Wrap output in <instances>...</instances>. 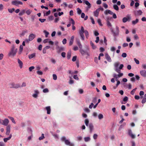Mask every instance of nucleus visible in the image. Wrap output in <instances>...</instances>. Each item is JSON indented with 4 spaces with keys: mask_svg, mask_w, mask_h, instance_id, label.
Wrapping results in <instances>:
<instances>
[{
    "mask_svg": "<svg viewBox=\"0 0 146 146\" xmlns=\"http://www.w3.org/2000/svg\"><path fill=\"white\" fill-rule=\"evenodd\" d=\"M17 51V49L15 48L14 45H12L11 49L8 54V55L10 57H14L16 55Z\"/></svg>",
    "mask_w": 146,
    "mask_h": 146,
    "instance_id": "obj_1",
    "label": "nucleus"
},
{
    "mask_svg": "<svg viewBox=\"0 0 146 146\" xmlns=\"http://www.w3.org/2000/svg\"><path fill=\"white\" fill-rule=\"evenodd\" d=\"M61 140L62 141L64 142L65 144L66 145L69 146H74V144L71 143L69 140L66 139L65 136L62 137L61 138Z\"/></svg>",
    "mask_w": 146,
    "mask_h": 146,
    "instance_id": "obj_2",
    "label": "nucleus"
},
{
    "mask_svg": "<svg viewBox=\"0 0 146 146\" xmlns=\"http://www.w3.org/2000/svg\"><path fill=\"white\" fill-rule=\"evenodd\" d=\"M119 64V63L118 62H115L114 64L115 70L117 72H120V70L122 69L123 67V64H121L118 68Z\"/></svg>",
    "mask_w": 146,
    "mask_h": 146,
    "instance_id": "obj_3",
    "label": "nucleus"
},
{
    "mask_svg": "<svg viewBox=\"0 0 146 146\" xmlns=\"http://www.w3.org/2000/svg\"><path fill=\"white\" fill-rule=\"evenodd\" d=\"M85 31H84V28L82 26L81 27V29L80 30L79 33L80 36L82 38V39L84 40V36L83 33H85Z\"/></svg>",
    "mask_w": 146,
    "mask_h": 146,
    "instance_id": "obj_4",
    "label": "nucleus"
},
{
    "mask_svg": "<svg viewBox=\"0 0 146 146\" xmlns=\"http://www.w3.org/2000/svg\"><path fill=\"white\" fill-rule=\"evenodd\" d=\"M9 86L10 88L17 89L20 87L19 84H15L13 82L9 84Z\"/></svg>",
    "mask_w": 146,
    "mask_h": 146,
    "instance_id": "obj_5",
    "label": "nucleus"
},
{
    "mask_svg": "<svg viewBox=\"0 0 146 146\" xmlns=\"http://www.w3.org/2000/svg\"><path fill=\"white\" fill-rule=\"evenodd\" d=\"M39 94V91L38 90H34V93L32 95V96L34 98H37Z\"/></svg>",
    "mask_w": 146,
    "mask_h": 146,
    "instance_id": "obj_6",
    "label": "nucleus"
},
{
    "mask_svg": "<svg viewBox=\"0 0 146 146\" xmlns=\"http://www.w3.org/2000/svg\"><path fill=\"white\" fill-rule=\"evenodd\" d=\"M12 5L16 6H18L19 5H22L23 3L22 2L19 1L17 0H15L12 1L11 2Z\"/></svg>",
    "mask_w": 146,
    "mask_h": 146,
    "instance_id": "obj_7",
    "label": "nucleus"
},
{
    "mask_svg": "<svg viewBox=\"0 0 146 146\" xmlns=\"http://www.w3.org/2000/svg\"><path fill=\"white\" fill-rule=\"evenodd\" d=\"M131 19V17L130 15H127L126 17H124L122 19L123 22L125 23L127 21H129Z\"/></svg>",
    "mask_w": 146,
    "mask_h": 146,
    "instance_id": "obj_8",
    "label": "nucleus"
},
{
    "mask_svg": "<svg viewBox=\"0 0 146 146\" xmlns=\"http://www.w3.org/2000/svg\"><path fill=\"white\" fill-rule=\"evenodd\" d=\"M2 125L5 126H7L9 122V121L8 119H5L4 120H2Z\"/></svg>",
    "mask_w": 146,
    "mask_h": 146,
    "instance_id": "obj_9",
    "label": "nucleus"
},
{
    "mask_svg": "<svg viewBox=\"0 0 146 146\" xmlns=\"http://www.w3.org/2000/svg\"><path fill=\"white\" fill-rule=\"evenodd\" d=\"M86 5L88 6L86 7V10L88 11L91 7V4L90 3L87 1H86L83 2Z\"/></svg>",
    "mask_w": 146,
    "mask_h": 146,
    "instance_id": "obj_10",
    "label": "nucleus"
},
{
    "mask_svg": "<svg viewBox=\"0 0 146 146\" xmlns=\"http://www.w3.org/2000/svg\"><path fill=\"white\" fill-rule=\"evenodd\" d=\"M11 126L10 125H8L6 128V135H9L10 132Z\"/></svg>",
    "mask_w": 146,
    "mask_h": 146,
    "instance_id": "obj_11",
    "label": "nucleus"
},
{
    "mask_svg": "<svg viewBox=\"0 0 146 146\" xmlns=\"http://www.w3.org/2000/svg\"><path fill=\"white\" fill-rule=\"evenodd\" d=\"M142 12L141 10L137 11H135L134 14L135 16L141 15L142 14Z\"/></svg>",
    "mask_w": 146,
    "mask_h": 146,
    "instance_id": "obj_12",
    "label": "nucleus"
},
{
    "mask_svg": "<svg viewBox=\"0 0 146 146\" xmlns=\"http://www.w3.org/2000/svg\"><path fill=\"white\" fill-rule=\"evenodd\" d=\"M35 35L33 34H30L29 36V39L30 41H32L35 37Z\"/></svg>",
    "mask_w": 146,
    "mask_h": 146,
    "instance_id": "obj_13",
    "label": "nucleus"
},
{
    "mask_svg": "<svg viewBox=\"0 0 146 146\" xmlns=\"http://www.w3.org/2000/svg\"><path fill=\"white\" fill-rule=\"evenodd\" d=\"M129 135L133 139L135 138V135L133 134L131 130H129L128 131Z\"/></svg>",
    "mask_w": 146,
    "mask_h": 146,
    "instance_id": "obj_14",
    "label": "nucleus"
},
{
    "mask_svg": "<svg viewBox=\"0 0 146 146\" xmlns=\"http://www.w3.org/2000/svg\"><path fill=\"white\" fill-rule=\"evenodd\" d=\"M45 109L47 111V113L48 114H50L51 113V109L50 106H48L46 107Z\"/></svg>",
    "mask_w": 146,
    "mask_h": 146,
    "instance_id": "obj_15",
    "label": "nucleus"
},
{
    "mask_svg": "<svg viewBox=\"0 0 146 146\" xmlns=\"http://www.w3.org/2000/svg\"><path fill=\"white\" fill-rule=\"evenodd\" d=\"M18 62L19 64V67L20 68H22L23 67V63L22 61L19 58L17 59Z\"/></svg>",
    "mask_w": 146,
    "mask_h": 146,
    "instance_id": "obj_16",
    "label": "nucleus"
},
{
    "mask_svg": "<svg viewBox=\"0 0 146 146\" xmlns=\"http://www.w3.org/2000/svg\"><path fill=\"white\" fill-rule=\"evenodd\" d=\"M141 74L144 77H146V71L145 70H142L140 72Z\"/></svg>",
    "mask_w": 146,
    "mask_h": 146,
    "instance_id": "obj_17",
    "label": "nucleus"
},
{
    "mask_svg": "<svg viewBox=\"0 0 146 146\" xmlns=\"http://www.w3.org/2000/svg\"><path fill=\"white\" fill-rule=\"evenodd\" d=\"M105 56L107 60L109 62H111V59L108 54L107 53L106 54Z\"/></svg>",
    "mask_w": 146,
    "mask_h": 146,
    "instance_id": "obj_18",
    "label": "nucleus"
},
{
    "mask_svg": "<svg viewBox=\"0 0 146 146\" xmlns=\"http://www.w3.org/2000/svg\"><path fill=\"white\" fill-rule=\"evenodd\" d=\"M119 73L117 75L115 74L114 75V78H117L118 77H120L123 76V74L121 73H120V72H118Z\"/></svg>",
    "mask_w": 146,
    "mask_h": 146,
    "instance_id": "obj_19",
    "label": "nucleus"
},
{
    "mask_svg": "<svg viewBox=\"0 0 146 146\" xmlns=\"http://www.w3.org/2000/svg\"><path fill=\"white\" fill-rule=\"evenodd\" d=\"M36 53H34L32 54H30L29 55V58L30 59H31L35 57V56Z\"/></svg>",
    "mask_w": 146,
    "mask_h": 146,
    "instance_id": "obj_20",
    "label": "nucleus"
},
{
    "mask_svg": "<svg viewBox=\"0 0 146 146\" xmlns=\"http://www.w3.org/2000/svg\"><path fill=\"white\" fill-rule=\"evenodd\" d=\"M12 135L11 134H10L9 136L7 138H5L3 139L4 141L5 142H6L7 141L10 140L11 138Z\"/></svg>",
    "mask_w": 146,
    "mask_h": 146,
    "instance_id": "obj_21",
    "label": "nucleus"
},
{
    "mask_svg": "<svg viewBox=\"0 0 146 146\" xmlns=\"http://www.w3.org/2000/svg\"><path fill=\"white\" fill-rule=\"evenodd\" d=\"M105 13L106 15H107L108 14L112 15L113 14V12L110 10H106L105 11Z\"/></svg>",
    "mask_w": 146,
    "mask_h": 146,
    "instance_id": "obj_22",
    "label": "nucleus"
},
{
    "mask_svg": "<svg viewBox=\"0 0 146 146\" xmlns=\"http://www.w3.org/2000/svg\"><path fill=\"white\" fill-rule=\"evenodd\" d=\"M71 51H69L68 53L67 56V58L68 59H69L71 56Z\"/></svg>",
    "mask_w": 146,
    "mask_h": 146,
    "instance_id": "obj_23",
    "label": "nucleus"
},
{
    "mask_svg": "<svg viewBox=\"0 0 146 146\" xmlns=\"http://www.w3.org/2000/svg\"><path fill=\"white\" fill-rule=\"evenodd\" d=\"M27 33V31H24L22 32L21 33L20 35V37H22L23 36H24L25 33Z\"/></svg>",
    "mask_w": 146,
    "mask_h": 146,
    "instance_id": "obj_24",
    "label": "nucleus"
},
{
    "mask_svg": "<svg viewBox=\"0 0 146 146\" xmlns=\"http://www.w3.org/2000/svg\"><path fill=\"white\" fill-rule=\"evenodd\" d=\"M77 44L78 45L79 48L80 49H82V45L80 42L79 40H78L77 41Z\"/></svg>",
    "mask_w": 146,
    "mask_h": 146,
    "instance_id": "obj_25",
    "label": "nucleus"
},
{
    "mask_svg": "<svg viewBox=\"0 0 146 146\" xmlns=\"http://www.w3.org/2000/svg\"><path fill=\"white\" fill-rule=\"evenodd\" d=\"M52 135L54 136L55 139H59L58 135L56 134H54L52 132H51Z\"/></svg>",
    "mask_w": 146,
    "mask_h": 146,
    "instance_id": "obj_26",
    "label": "nucleus"
},
{
    "mask_svg": "<svg viewBox=\"0 0 146 146\" xmlns=\"http://www.w3.org/2000/svg\"><path fill=\"white\" fill-rule=\"evenodd\" d=\"M25 9H23L19 12V15L22 16L25 13Z\"/></svg>",
    "mask_w": 146,
    "mask_h": 146,
    "instance_id": "obj_27",
    "label": "nucleus"
},
{
    "mask_svg": "<svg viewBox=\"0 0 146 146\" xmlns=\"http://www.w3.org/2000/svg\"><path fill=\"white\" fill-rule=\"evenodd\" d=\"M23 45H20V47H19V54H20L21 53L23 50Z\"/></svg>",
    "mask_w": 146,
    "mask_h": 146,
    "instance_id": "obj_28",
    "label": "nucleus"
},
{
    "mask_svg": "<svg viewBox=\"0 0 146 146\" xmlns=\"http://www.w3.org/2000/svg\"><path fill=\"white\" fill-rule=\"evenodd\" d=\"M99 11L97 9L94 12V15L95 16L97 17L98 15Z\"/></svg>",
    "mask_w": 146,
    "mask_h": 146,
    "instance_id": "obj_29",
    "label": "nucleus"
},
{
    "mask_svg": "<svg viewBox=\"0 0 146 146\" xmlns=\"http://www.w3.org/2000/svg\"><path fill=\"white\" fill-rule=\"evenodd\" d=\"M8 117L11 120V121H12V122L13 123H14V124L16 123V122H15V121L13 117H10V116H8Z\"/></svg>",
    "mask_w": 146,
    "mask_h": 146,
    "instance_id": "obj_30",
    "label": "nucleus"
},
{
    "mask_svg": "<svg viewBox=\"0 0 146 146\" xmlns=\"http://www.w3.org/2000/svg\"><path fill=\"white\" fill-rule=\"evenodd\" d=\"M139 21V19H136L135 20L133 21L132 22V24L133 25H135L136 23H137Z\"/></svg>",
    "mask_w": 146,
    "mask_h": 146,
    "instance_id": "obj_31",
    "label": "nucleus"
},
{
    "mask_svg": "<svg viewBox=\"0 0 146 146\" xmlns=\"http://www.w3.org/2000/svg\"><path fill=\"white\" fill-rule=\"evenodd\" d=\"M43 32L45 34V37H46V38H47L48 37V35H49V33L47 31H46V30H44V31H43Z\"/></svg>",
    "mask_w": 146,
    "mask_h": 146,
    "instance_id": "obj_32",
    "label": "nucleus"
},
{
    "mask_svg": "<svg viewBox=\"0 0 146 146\" xmlns=\"http://www.w3.org/2000/svg\"><path fill=\"white\" fill-rule=\"evenodd\" d=\"M84 140L85 142H88L90 140V138L89 137H85Z\"/></svg>",
    "mask_w": 146,
    "mask_h": 146,
    "instance_id": "obj_33",
    "label": "nucleus"
},
{
    "mask_svg": "<svg viewBox=\"0 0 146 146\" xmlns=\"http://www.w3.org/2000/svg\"><path fill=\"white\" fill-rule=\"evenodd\" d=\"M58 49L59 52H60L62 51H63L64 50V48L63 47H58L57 48Z\"/></svg>",
    "mask_w": 146,
    "mask_h": 146,
    "instance_id": "obj_34",
    "label": "nucleus"
},
{
    "mask_svg": "<svg viewBox=\"0 0 146 146\" xmlns=\"http://www.w3.org/2000/svg\"><path fill=\"white\" fill-rule=\"evenodd\" d=\"M77 12L78 14L80 15L82 12V10L79 8L77 9Z\"/></svg>",
    "mask_w": 146,
    "mask_h": 146,
    "instance_id": "obj_35",
    "label": "nucleus"
},
{
    "mask_svg": "<svg viewBox=\"0 0 146 146\" xmlns=\"http://www.w3.org/2000/svg\"><path fill=\"white\" fill-rule=\"evenodd\" d=\"M8 11L10 13H12L13 11H15V9L14 8L11 9H8Z\"/></svg>",
    "mask_w": 146,
    "mask_h": 146,
    "instance_id": "obj_36",
    "label": "nucleus"
},
{
    "mask_svg": "<svg viewBox=\"0 0 146 146\" xmlns=\"http://www.w3.org/2000/svg\"><path fill=\"white\" fill-rule=\"evenodd\" d=\"M85 122L86 125L87 126H88V123H89L88 119H86L85 120Z\"/></svg>",
    "mask_w": 146,
    "mask_h": 146,
    "instance_id": "obj_37",
    "label": "nucleus"
},
{
    "mask_svg": "<svg viewBox=\"0 0 146 146\" xmlns=\"http://www.w3.org/2000/svg\"><path fill=\"white\" fill-rule=\"evenodd\" d=\"M44 138V134L43 133H42V134L41 136L39 137V139L40 140H41L43 139Z\"/></svg>",
    "mask_w": 146,
    "mask_h": 146,
    "instance_id": "obj_38",
    "label": "nucleus"
},
{
    "mask_svg": "<svg viewBox=\"0 0 146 146\" xmlns=\"http://www.w3.org/2000/svg\"><path fill=\"white\" fill-rule=\"evenodd\" d=\"M80 52L82 55H84L86 54V52L82 49H80Z\"/></svg>",
    "mask_w": 146,
    "mask_h": 146,
    "instance_id": "obj_39",
    "label": "nucleus"
},
{
    "mask_svg": "<svg viewBox=\"0 0 146 146\" xmlns=\"http://www.w3.org/2000/svg\"><path fill=\"white\" fill-rule=\"evenodd\" d=\"M113 7L115 10L117 11H118L119 10L118 6L116 5H115L113 6Z\"/></svg>",
    "mask_w": 146,
    "mask_h": 146,
    "instance_id": "obj_40",
    "label": "nucleus"
},
{
    "mask_svg": "<svg viewBox=\"0 0 146 146\" xmlns=\"http://www.w3.org/2000/svg\"><path fill=\"white\" fill-rule=\"evenodd\" d=\"M53 79L54 80H56L57 79V76L56 74H54L52 75Z\"/></svg>",
    "mask_w": 146,
    "mask_h": 146,
    "instance_id": "obj_41",
    "label": "nucleus"
},
{
    "mask_svg": "<svg viewBox=\"0 0 146 146\" xmlns=\"http://www.w3.org/2000/svg\"><path fill=\"white\" fill-rule=\"evenodd\" d=\"M137 89V88H135V89H133L131 92L130 93L132 95H133L134 94L136 90Z\"/></svg>",
    "mask_w": 146,
    "mask_h": 146,
    "instance_id": "obj_42",
    "label": "nucleus"
},
{
    "mask_svg": "<svg viewBox=\"0 0 146 146\" xmlns=\"http://www.w3.org/2000/svg\"><path fill=\"white\" fill-rule=\"evenodd\" d=\"M97 21H98V24H99V25L100 26H102V25L101 23V20L100 19H98Z\"/></svg>",
    "mask_w": 146,
    "mask_h": 146,
    "instance_id": "obj_43",
    "label": "nucleus"
},
{
    "mask_svg": "<svg viewBox=\"0 0 146 146\" xmlns=\"http://www.w3.org/2000/svg\"><path fill=\"white\" fill-rule=\"evenodd\" d=\"M43 92L44 93H48L49 92V90L48 88H46L43 90Z\"/></svg>",
    "mask_w": 146,
    "mask_h": 146,
    "instance_id": "obj_44",
    "label": "nucleus"
},
{
    "mask_svg": "<svg viewBox=\"0 0 146 146\" xmlns=\"http://www.w3.org/2000/svg\"><path fill=\"white\" fill-rule=\"evenodd\" d=\"M32 12V11L29 9L27 10L26 11V13L28 15H29Z\"/></svg>",
    "mask_w": 146,
    "mask_h": 146,
    "instance_id": "obj_45",
    "label": "nucleus"
},
{
    "mask_svg": "<svg viewBox=\"0 0 146 146\" xmlns=\"http://www.w3.org/2000/svg\"><path fill=\"white\" fill-rule=\"evenodd\" d=\"M84 111L87 113H89L90 112V110L88 108H84Z\"/></svg>",
    "mask_w": 146,
    "mask_h": 146,
    "instance_id": "obj_46",
    "label": "nucleus"
},
{
    "mask_svg": "<svg viewBox=\"0 0 146 146\" xmlns=\"http://www.w3.org/2000/svg\"><path fill=\"white\" fill-rule=\"evenodd\" d=\"M36 72L37 74L39 75H42L43 74L42 72L41 71L38 70Z\"/></svg>",
    "mask_w": 146,
    "mask_h": 146,
    "instance_id": "obj_47",
    "label": "nucleus"
},
{
    "mask_svg": "<svg viewBox=\"0 0 146 146\" xmlns=\"http://www.w3.org/2000/svg\"><path fill=\"white\" fill-rule=\"evenodd\" d=\"M85 35L86 37L87 38L88 37V35H89V33H88V32L87 31L85 30Z\"/></svg>",
    "mask_w": 146,
    "mask_h": 146,
    "instance_id": "obj_48",
    "label": "nucleus"
},
{
    "mask_svg": "<svg viewBox=\"0 0 146 146\" xmlns=\"http://www.w3.org/2000/svg\"><path fill=\"white\" fill-rule=\"evenodd\" d=\"M94 35L96 36H97L98 35H99L98 32L97 31H94Z\"/></svg>",
    "mask_w": 146,
    "mask_h": 146,
    "instance_id": "obj_49",
    "label": "nucleus"
},
{
    "mask_svg": "<svg viewBox=\"0 0 146 146\" xmlns=\"http://www.w3.org/2000/svg\"><path fill=\"white\" fill-rule=\"evenodd\" d=\"M128 100V98L127 96H125L123 99V101L124 102H127Z\"/></svg>",
    "mask_w": 146,
    "mask_h": 146,
    "instance_id": "obj_50",
    "label": "nucleus"
},
{
    "mask_svg": "<svg viewBox=\"0 0 146 146\" xmlns=\"http://www.w3.org/2000/svg\"><path fill=\"white\" fill-rule=\"evenodd\" d=\"M69 83L70 84H72L74 83V80L72 79H70L69 81Z\"/></svg>",
    "mask_w": 146,
    "mask_h": 146,
    "instance_id": "obj_51",
    "label": "nucleus"
},
{
    "mask_svg": "<svg viewBox=\"0 0 146 146\" xmlns=\"http://www.w3.org/2000/svg\"><path fill=\"white\" fill-rule=\"evenodd\" d=\"M73 78L75 80H79V78L78 77V76L76 75H74L73 76Z\"/></svg>",
    "mask_w": 146,
    "mask_h": 146,
    "instance_id": "obj_52",
    "label": "nucleus"
},
{
    "mask_svg": "<svg viewBox=\"0 0 146 146\" xmlns=\"http://www.w3.org/2000/svg\"><path fill=\"white\" fill-rule=\"evenodd\" d=\"M50 10H49L48 11L46 12V13L44 14V15L48 16L50 14Z\"/></svg>",
    "mask_w": 146,
    "mask_h": 146,
    "instance_id": "obj_53",
    "label": "nucleus"
},
{
    "mask_svg": "<svg viewBox=\"0 0 146 146\" xmlns=\"http://www.w3.org/2000/svg\"><path fill=\"white\" fill-rule=\"evenodd\" d=\"M77 140L78 141H81L82 139V137L81 136H78L76 137Z\"/></svg>",
    "mask_w": 146,
    "mask_h": 146,
    "instance_id": "obj_54",
    "label": "nucleus"
},
{
    "mask_svg": "<svg viewBox=\"0 0 146 146\" xmlns=\"http://www.w3.org/2000/svg\"><path fill=\"white\" fill-rule=\"evenodd\" d=\"M97 10H98V11H104V9L102 7H100L98 9H97Z\"/></svg>",
    "mask_w": 146,
    "mask_h": 146,
    "instance_id": "obj_55",
    "label": "nucleus"
},
{
    "mask_svg": "<svg viewBox=\"0 0 146 146\" xmlns=\"http://www.w3.org/2000/svg\"><path fill=\"white\" fill-rule=\"evenodd\" d=\"M49 39L48 38H47L46 39H45L43 41V42L44 43H46L47 42H48Z\"/></svg>",
    "mask_w": 146,
    "mask_h": 146,
    "instance_id": "obj_56",
    "label": "nucleus"
},
{
    "mask_svg": "<svg viewBox=\"0 0 146 146\" xmlns=\"http://www.w3.org/2000/svg\"><path fill=\"white\" fill-rule=\"evenodd\" d=\"M39 20L41 23H43L46 21V19H39Z\"/></svg>",
    "mask_w": 146,
    "mask_h": 146,
    "instance_id": "obj_57",
    "label": "nucleus"
},
{
    "mask_svg": "<svg viewBox=\"0 0 146 146\" xmlns=\"http://www.w3.org/2000/svg\"><path fill=\"white\" fill-rule=\"evenodd\" d=\"M98 117L99 119H101L103 118V115L101 114H100L98 116Z\"/></svg>",
    "mask_w": 146,
    "mask_h": 146,
    "instance_id": "obj_58",
    "label": "nucleus"
},
{
    "mask_svg": "<svg viewBox=\"0 0 146 146\" xmlns=\"http://www.w3.org/2000/svg\"><path fill=\"white\" fill-rule=\"evenodd\" d=\"M50 60H51V62L53 63L54 64H55L56 63V60L54 59H53V58H51V59Z\"/></svg>",
    "mask_w": 146,
    "mask_h": 146,
    "instance_id": "obj_59",
    "label": "nucleus"
},
{
    "mask_svg": "<svg viewBox=\"0 0 146 146\" xmlns=\"http://www.w3.org/2000/svg\"><path fill=\"white\" fill-rule=\"evenodd\" d=\"M100 51L101 52H103L104 51V49L102 47H100Z\"/></svg>",
    "mask_w": 146,
    "mask_h": 146,
    "instance_id": "obj_60",
    "label": "nucleus"
},
{
    "mask_svg": "<svg viewBox=\"0 0 146 146\" xmlns=\"http://www.w3.org/2000/svg\"><path fill=\"white\" fill-rule=\"evenodd\" d=\"M35 68V67L33 66H32L30 67L29 68V70L30 72H31Z\"/></svg>",
    "mask_w": 146,
    "mask_h": 146,
    "instance_id": "obj_61",
    "label": "nucleus"
},
{
    "mask_svg": "<svg viewBox=\"0 0 146 146\" xmlns=\"http://www.w3.org/2000/svg\"><path fill=\"white\" fill-rule=\"evenodd\" d=\"M107 25L109 27H111V23L109 21H108L107 22Z\"/></svg>",
    "mask_w": 146,
    "mask_h": 146,
    "instance_id": "obj_62",
    "label": "nucleus"
},
{
    "mask_svg": "<svg viewBox=\"0 0 146 146\" xmlns=\"http://www.w3.org/2000/svg\"><path fill=\"white\" fill-rule=\"evenodd\" d=\"M134 60L137 64H139V61L137 60L136 58H134Z\"/></svg>",
    "mask_w": 146,
    "mask_h": 146,
    "instance_id": "obj_63",
    "label": "nucleus"
},
{
    "mask_svg": "<svg viewBox=\"0 0 146 146\" xmlns=\"http://www.w3.org/2000/svg\"><path fill=\"white\" fill-rule=\"evenodd\" d=\"M76 58H77V56H73L72 58V61H73V62L75 61L76 60Z\"/></svg>",
    "mask_w": 146,
    "mask_h": 146,
    "instance_id": "obj_64",
    "label": "nucleus"
}]
</instances>
